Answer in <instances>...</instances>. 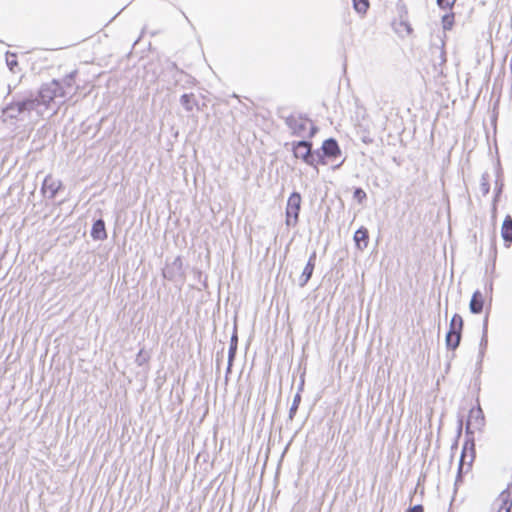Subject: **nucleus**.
<instances>
[{"label": "nucleus", "instance_id": "14", "mask_svg": "<svg viewBox=\"0 0 512 512\" xmlns=\"http://www.w3.org/2000/svg\"><path fill=\"white\" fill-rule=\"evenodd\" d=\"M473 419H475V422L478 424V426H482L483 425L484 416H483V412H482L481 408L471 409L470 410L469 416H468V420H467V423H466V431L467 432L473 433V431L471 430L472 425H473V423H472Z\"/></svg>", "mask_w": 512, "mask_h": 512}, {"label": "nucleus", "instance_id": "1", "mask_svg": "<svg viewBox=\"0 0 512 512\" xmlns=\"http://www.w3.org/2000/svg\"><path fill=\"white\" fill-rule=\"evenodd\" d=\"M38 105L33 98V94L17 98L2 109V119L4 122L9 120L23 122L32 119L33 113H35L36 119H38Z\"/></svg>", "mask_w": 512, "mask_h": 512}, {"label": "nucleus", "instance_id": "28", "mask_svg": "<svg viewBox=\"0 0 512 512\" xmlns=\"http://www.w3.org/2000/svg\"><path fill=\"white\" fill-rule=\"evenodd\" d=\"M400 26L404 27V29L407 31L408 34L411 33L412 29H411V27H410V25L408 23L401 22Z\"/></svg>", "mask_w": 512, "mask_h": 512}, {"label": "nucleus", "instance_id": "3", "mask_svg": "<svg viewBox=\"0 0 512 512\" xmlns=\"http://www.w3.org/2000/svg\"><path fill=\"white\" fill-rule=\"evenodd\" d=\"M285 124L291 131V135L300 138H312L317 132V127L310 119L301 114H292L285 118Z\"/></svg>", "mask_w": 512, "mask_h": 512}, {"label": "nucleus", "instance_id": "11", "mask_svg": "<svg viewBox=\"0 0 512 512\" xmlns=\"http://www.w3.org/2000/svg\"><path fill=\"white\" fill-rule=\"evenodd\" d=\"M315 262H316V252H313L310 255L308 262H307L306 266L304 267L302 274L299 278V286L300 287H304L307 284V282L310 280V278L312 277V274H313V271L315 268Z\"/></svg>", "mask_w": 512, "mask_h": 512}, {"label": "nucleus", "instance_id": "29", "mask_svg": "<svg viewBox=\"0 0 512 512\" xmlns=\"http://www.w3.org/2000/svg\"><path fill=\"white\" fill-rule=\"evenodd\" d=\"M451 320H455V321H458V320H462V317L459 316L458 314H454L451 318Z\"/></svg>", "mask_w": 512, "mask_h": 512}, {"label": "nucleus", "instance_id": "2", "mask_svg": "<svg viewBox=\"0 0 512 512\" xmlns=\"http://www.w3.org/2000/svg\"><path fill=\"white\" fill-rule=\"evenodd\" d=\"M69 92L64 89L58 80H52L41 86L37 94L33 95L34 100L38 105V117H42L45 111L49 108L52 101L57 98H66Z\"/></svg>", "mask_w": 512, "mask_h": 512}, {"label": "nucleus", "instance_id": "12", "mask_svg": "<svg viewBox=\"0 0 512 512\" xmlns=\"http://www.w3.org/2000/svg\"><path fill=\"white\" fill-rule=\"evenodd\" d=\"M91 237L97 241H102L107 238L105 222L103 219H97L93 223L92 229H91Z\"/></svg>", "mask_w": 512, "mask_h": 512}, {"label": "nucleus", "instance_id": "15", "mask_svg": "<svg viewBox=\"0 0 512 512\" xmlns=\"http://www.w3.org/2000/svg\"><path fill=\"white\" fill-rule=\"evenodd\" d=\"M501 236L506 245L512 243V217L510 215H507L502 223Z\"/></svg>", "mask_w": 512, "mask_h": 512}, {"label": "nucleus", "instance_id": "9", "mask_svg": "<svg viewBox=\"0 0 512 512\" xmlns=\"http://www.w3.org/2000/svg\"><path fill=\"white\" fill-rule=\"evenodd\" d=\"M463 322H450L449 330L446 334L447 347L455 349L458 347L461 339Z\"/></svg>", "mask_w": 512, "mask_h": 512}, {"label": "nucleus", "instance_id": "26", "mask_svg": "<svg viewBox=\"0 0 512 512\" xmlns=\"http://www.w3.org/2000/svg\"><path fill=\"white\" fill-rule=\"evenodd\" d=\"M456 0H437V4L442 9H451Z\"/></svg>", "mask_w": 512, "mask_h": 512}, {"label": "nucleus", "instance_id": "10", "mask_svg": "<svg viewBox=\"0 0 512 512\" xmlns=\"http://www.w3.org/2000/svg\"><path fill=\"white\" fill-rule=\"evenodd\" d=\"M62 187V182L58 179H55L51 175H47L44 178V181L42 183L41 192L46 195L47 193L49 199H53L58 191Z\"/></svg>", "mask_w": 512, "mask_h": 512}, {"label": "nucleus", "instance_id": "7", "mask_svg": "<svg viewBox=\"0 0 512 512\" xmlns=\"http://www.w3.org/2000/svg\"><path fill=\"white\" fill-rule=\"evenodd\" d=\"M476 450L473 441H466L463 445L460 463L459 473H462L464 469L469 470L475 460Z\"/></svg>", "mask_w": 512, "mask_h": 512}, {"label": "nucleus", "instance_id": "23", "mask_svg": "<svg viewBox=\"0 0 512 512\" xmlns=\"http://www.w3.org/2000/svg\"><path fill=\"white\" fill-rule=\"evenodd\" d=\"M236 349H237V332H236V325H234V333L231 337V343H230V349H229L230 361L233 359Z\"/></svg>", "mask_w": 512, "mask_h": 512}, {"label": "nucleus", "instance_id": "18", "mask_svg": "<svg viewBox=\"0 0 512 512\" xmlns=\"http://www.w3.org/2000/svg\"><path fill=\"white\" fill-rule=\"evenodd\" d=\"M180 103L187 112H191L196 105V99L193 94H183Z\"/></svg>", "mask_w": 512, "mask_h": 512}, {"label": "nucleus", "instance_id": "16", "mask_svg": "<svg viewBox=\"0 0 512 512\" xmlns=\"http://www.w3.org/2000/svg\"><path fill=\"white\" fill-rule=\"evenodd\" d=\"M498 500L500 507L498 512H511L512 509V494L509 490H504L499 494Z\"/></svg>", "mask_w": 512, "mask_h": 512}, {"label": "nucleus", "instance_id": "27", "mask_svg": "<svg viewBox=\"0 0 512 512\" xmlns=\"http://www.w3.org/2000/svg\"><path fill=\"white\" fill-rule=\"evenodd\" d=\"M406 512H423V507L421 505H416L408 509Z\"/></svg>", "mask_w": 512, "mask_h": 512}, {"label": "nucleus", "instance_id": "4", "mask_svg": "<svg viewBox=\"0 0 512 512\" xmlns=\"http://www.w3.org/2000/svg\"><path fill=\"white\" fill-rule=\"evenodd\" d=\"M312 143L307 140H300L293 143V153L296 158L303 160L306 164L316 166L317 158H321L320 152H312Z\"/></svg>", "mask_w": 512, "mask_h": 512}, {"label": "nucleus", "instance_id": "13", "mask_svg": "<svg viewBox=\"0 0 512 512\" xmlns=\"http://www.w3.org/2000/svg\"><path fill=\"white\" fill-rule=\"evenodd\" d=\"M354 241H355L356 246L360 250L365 249L368 246V241H369L368 230L365 227H360L359 229H357L354 234Z\"/></svg>", "mask_w": 512, "mask_h": 512}, {"label": "nucleus", "instance_id": "25", "mask_svg": "<svg viewBox=\"0 0 512 512\" xmlns=\"http://www.w3.org/2000/svg\"><path fill=\"white\" fill-rule=\"evenodd\" d=\"M353 197L356 199L359 203H362L363 200L366 199V193L362 188H356L353 192Z\"/></svg>", "mask_w": 512, "mask_h": 512}, {"label": "nucleus", "instance_id": "24", "mask_svg": "<svg viewBox=\"0 0 512 512\" xmlns=\"http://www.w3.org/2000/svg\"><path fill=\"white\" fill-rule=\"evenodd\" d=\"M453 19H454L453 14H446L442 17L443 28L445 30L451 29V27L453 25Z\"/></svg>", "mask_w": 512, "mask_h": 512}, {"label": "nucleus", "instance_id": "6", "mask_svg": "<svg viewBox=\"0 0 512 512\" xmlns=\"http://www.w3.org/2000/svg\"><path fill=\"white\" fill-rule=\"evenodd\" d=\"M162 275L165 279L172 282L184 281L183 263L180 256L173 259L172 262L166 263L162 270Z\"/></svg>", "mask_w": 512, "mask_h": 512}, {"label": "nucleus", "instance_id": "8", "mask_svg": "<svg viewBox=\"0 0 512 512\" xmlns=\"http://www.w3.org/2000/svg\"><path fill=\"white\" fill-rule=\"evenodd\" d=\"M341 154L340 147L338 145V142L334 138H328L326 139L321 147V158H317V163H323L324 164V157L328 158H336Z\"/></svg>", "mask_w": 512, "mask_h": 512}, {"label": "nucleus", "instance_id": "19", "mask_svg": "<svg viewBox=\"0 0 512 512\" xmlns=\"http://www.w3.org/2000/svg\"><path fill=\"white\" fill-rule=\"evenodd\" d=\"M353 8L361 15L366 14L369 8V0H352Z\"/></svg>", "mask_w": 512, "mask_h": 512}, {"label": "nucleus", "instance_id": "17", "mask_svg": "<svg viewBox=\"0 0 512 512\" xmlns=\"http://www.w3.org/2000/svg\"><path fill=\"white\" fill-rule=\"evenodd\" d=\"M484 305V298L480 291L474 292L470 301V311L473 314H478L482 311Z\"/></svg>", "mask_w": 512, "mask_h": 512}, {"label": "nucleus", "instance_id": "5", "mask_svg": "<svg viewBox=\"0 0 512 512\" xmlns=\"http://www.w3.org/2000/svg\"><path fill=\"white\" fill-rule=\"evenodd\" d=\"M301 195L298 192H293L287 200L286 206V225L296 226L299 219V212L301 209Z\"/></svg>", "mask_w": 512, "mask_h": 512}, {"label": "nucleus", "instance_id": "22", "mask_svg": "<svg viewBox=\"0 0 512 512\" xmlns=\"http://www.w3.org/2000/svg\"><path fill=\"white\" fill-rule=\"evenodd\" d=\"M480 190L483 195H487L490 190L489 174L483 173L481 176Z\"/></svg>", "mask_w": 512, "mask_h": 512}, {"label": "nucleus", "instance_id": "20", "mask_svg": "<svg viewBox=\"0 0 512 512\" xmlns=\"http://www.w3.org/2000/svg\"><path fill=\"white\" fill-rule=\"evenodd\" d=\"M75 75H76V71H73V72L69 73L68 75H66L63 78L62 82H60V84L64 87V89L69 92V94H71V90H72V87L74 84Z\"/></svg>", "mask_w": 512, "mask_h": 512}, {"label": "nucleus", "instance_id": "21", "mask_svg": "<svg viewBox=\"0 0 512 512\" xmlns=\"http://www.w3.org/2000/svg\"><path fill=\"white\" fill-rule=\"evenodd\" d=\"M6 64L11 72H15V68L18 66L17 56L15 53H6Z\"/></svg>", "mask_w": 512, "mask_h": 512}]
</instances>
